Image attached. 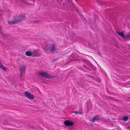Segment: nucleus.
Instances as JSON below:
<instances>
[{"label":"nucleus","mask_w":130,"mask_h":130,"mask_svg":"<svg viewBox=\"0 0 130 130\" xmlns=\"http://www.w3.org/2000/svg\"><path fill=\"white\" fill-rule=\"evenodd\" d=\"M57 49V46L54 44L47 45L43 47V50L47 53H53Z\"/></svg>","instance_id":"f257e3e1"},{"label":"nucleus","mask_w":130,"mask_h":130,"mask_svg":"<svg viewBox=\"0 0 130 130\" xmlns=\"http://www.w3.org/2000/svg\"><path fill=\"white\" fill-rule=\"evenodd\" d=\"M39 74L42 76L45 77L47 78H51L54 77L53 76H51L49 75L47 72L43 71L40 72L39 73Z\"/></svg>","instance_id":"f03ea898"},{"label":"nucleus","mask_w":130,"mask_h":130,"mask_svg":"<svg viewBox=\"0 0 130 130\" xmlns=\"http://www.w3.org/2000/svg\"><path fill=\"white\" fill-rule=\"evenodd\" d=\"M26 18L25 14H22L20 15L17 17L16 18V20L18 22H20L23 20H24Z\"/></svg>","instance_id":"7ed1b4c3"},{"label":"nucleus","mask_w":130,"mask_h":130,"mask_svg":"<svg viewBox=\"0 0 130 130\" xmlns=\"http://www.w3.org/2000/svg\"><path fill=\"white\" fill-rule=\"evenodd\" d=\"M24 94L29 99H33L34 98V95L28 91H25L24 92Z\"/></svg>","instance_id":"20e7f679"},{"label":"nucleus","mask_w":130,"mask_h":130,"mask_svg":"<svg viewBox=\"0 0 130 130\" xmlns=\"http://www.w3.org/2000/svg\"><path fill=\"white\" fill-rule=\"evenodd\" d=\"M26 68V65H23L21 67L20 70L21 72L20 75L22 77L23 75L25 72Z\"/></svg>","instance_id":"39448f33"},{"label":"nucleus","mask_w":130,"mask_h":130,"mask_svg":"<svg viewBox=\"0 0 130 130\" xmlns=\"http://www.w3.org/2000/svg\"><path fill=\"white\" fill-rule=\"evenodd\" d=\"M32 53L33 55V56H40V54L39 53V51L36 49H35L32 51Z\"/></svg>","instance_id":"423d86ee"},{"label":"nucleus","mask_w":130,"mask_h":130,"mask_svg":"<svg viewBox=\"0 0 130 130\" xmlns=\"http://www.w3.org/2000/svg\"><path fill=\"white\" fill-rule=\"evenodd\" d=\"M64 124L67 126H71L73 125V123L69 120H66L64 122Z\"/></svg>","instance_id":"0eeeda50"},{"label":"nucleus","mask_w":130,"mask_h":130,"mask_svg":"<svg viewBox=\"0 0 130 130\" xmlns=\"http://www.w3.org/2000/svg\"><path fill=\"white\" fill-rule=\"evenodd\" d=\"M99 116L96 115L92 117L90 119V121L92 122H94L95 120H98L99 119Z\"/></svg>","instance_id":"6e6552de"},{"label":"nucleus","mask_w":130,"mask_h":130,"mask_svg":"<svg viewBox=\"0 0 130 130\" xmlns=\"http://www.w3.org/2000/svg\"><path fill=\"white\" fill-rule=\"evenodd\" d=\"M17 22L16 20V18H14L13 20L11 21H8V23L9 24H15Z\"/></svg>","instance_id":"1a4fd4ad"},{"label":"nucleus","mask_w":130,"mask_h":130,"mask_svg":"<svg viewBox=\"0 0 130 130\" xmlns=\"http://www.w3.org/2000/svg\"><path fill=\"white\" fill-rule=\"evenodd\" d=\"M25 55L27 56H31L32 54V52H31L30 51H26L25 53Z\"/></svg>","instance_id":"9d476101"},{"label":"nucleus","mask_w":130,"mask_h":130,"mask_svg":"<svg viewBox=\"0 0 130 130\" xmlns=\"http://www.w3.org/2000/svg\"><path fill=\"white\" fill-rule=\"evenodd\" d=\"M116 32L118 34L124 38L125 35H124L123 32H119L118 31H117Z\"/></svg>","instance_id":"9b49d317"},{"label":"nucleus","mask_w":130,"mask_h":130,"mask_svg":"<svg viewBox=\"0 0 130 130\" xmlns=\"http://www.w3.org/2000/svg\"><path fill=\"white\" fill-rule=\"evenodd\" d=\"M0 68L2 69L4 71L6 70V68L2 64L1 61H0Z\"/></svg>","instance_id":"f8f14e48"},{"label":"nucleus","mask_w":130,"mask_h":130,"mask_svg":"<svg viewBox=\"0 0 130 130\" xmlns=\"http://www.w3.org/2000/svg\"><path fill=\"white\" fill-rule=\"evenodd\" d=\"M72 113H75L76 114H82V112L80 111H73L72 112Z\"/></svg>","instance_id":"ddd939ff"},{"label":"nucleus","mask_w":130,"mask_h":130,"mask_svg":"<svg viewBox=\"0 0 130 130\" xmlns=\"http://www.w3.org/2000/svg\"><path fill=\"white\" fill-rule=\"evenodd\" d=\"M128 119V117L127 116H125L123 117V119L125 121H127Z\"/></svg>","instance_id":"4468645a"},{"label":"nucleus","mask_w":130,"mask_h":130,"mask_svg":"<svg viewBox=\"0 0 130 130\" xmlns=\"http://www.w3.org/2000/svg\"><path fill=\"white\" fill-rule=\"evenodd\" d=\"M129 37H130V35H125L124 38H126Z\"/></svg>","instance_id":"2eb2a0df"},{"label":"nucleus","mask_w":130,"mask_h":130,"mask_svg":"<svg viewBox=\"0 0 130 130\" xmlns=\"http://www.w3.org/2000/svg\"><path fill=\"white\" fill-rule=\"evenodd\" d=\"M127 128L128 129L130 130V126L127 127Z\"/></svg>","instance_id":"dca6fc26"},{"label":"nucleus","mask_w":130,"mask_h":130,"mask_svg":"<svg viewBox=\"0 0 130 130\" xmlns=\"http://www.w3.org/2000/svg\"><path fill=\"white\" fill-rule=\"evenodd\" d=\"M1 35H2V36H3V35L4 34H3V33H1Z\"/></svg>","instance_id":"f3484780"}]
</instances>
